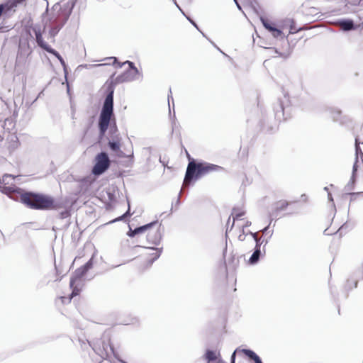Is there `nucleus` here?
I'll list each match as a JSON object with an SVG mask.
<instances>
[{
  "label": "nucleus",
  "mask_w": 363,
  "mask_h": 363,
  "mask_svg": "<svg viewBox=\"0 0 363 363\" xmlns=\"http://www.w3.org/2000/svg\"><path fill=\"white\" fill-rule=\"evenodd\" d=\"M106 60H112L113 66L121 68L124 65H128V68L122 74L118 75L115 79L113 74L109 80L106 82L105 98L103 101L102 108L100 111L98 128L99 139L101 140L106 135L110 122L111 117L113 115V96L116 85L124 82H130L142 78L143 75L135 67L133 62L126 60L124 62H119L116 57H107Z\"/></svg>",
  "instance_id": "obj_1"
},
{
  "label": "nucleus",
  "mask_w": 363,
  "mask_h": 363,
  "mask_svg": "<svg viewBox=\"0 0 363 363\" xmlns=\"http://www.w3.org/2000/svg\"><path fill=\"white\" fill-rule=\"evenodd\" d=\"M76 1L77 0H67L62 5L56 3L50 11L48 9V1H47V7L42 16L44 28H49L50 38H55L67 22L75 6Z\"/></svg>",
  "instance_id": "obj_2"
},
{
  "label": "nucleus",
  "mask_w": 363,
  "mask_h": 363,
  "mask_svg": "<svg viewBox=\"0 0 363 363\" xmlns=\"http://www.w3.org/2000/svg\"><path fill=\"white\" fill-rule=\"evenodd\" d=\"M292 107L288 94L277 99L272 106V113L264 116L260 121L261 128L266 132H272L277 127V123L286 120L291 116Z\"/></svg>",
  "instance_id": "obj_3"
},
{
  "label": "nucleus",
  "mask_w": 363,
  "mask_h": 363,
  "mask_svg": "<svg viewBox=\"0 0 363 363\" xmlns=\"http://www.w3.org/2000/svg\"><path fill=\"white\" fill-rule=\"evenodd\" d=\"M187 155L189 157V163L184 177L185 182L193 184L205 175L213 172H220L224 169L221 166L209 163L201 160H198L191 158L189 153H187Z\"/></svg>",
  "instance_id": "obj_4"
},
{
  "label": "nucleus",
  "mask_w": 363,
  "mask_h": 363,
  "mask_svg": "<svg viewBox=\"0 0 363 363\" xmlns=\"http://www.w3.org/2000/svg\"><path fill=\"white\" fill-rule=\"evenodd\" d=\"M94 257H91L84 265L77 268L72 274L69 280V286L72 289L69 301L72 297L79 294L80 289L78 285L76 284L77 281H80L82 277L88 272L89 269L93 267Z\"/></svg>",
  "instance_id": "obj_5"
},
{
  "label": "nucleus",
  "mask_w": 363,
  "mask_h": 363,
  "mask_svg": "<svg viewBox=\"0 0 363 363\" xmlns=\"http://www.w3.org/2000/svg\"><path fill=\"white\" fill-rule=\"evenodd\" d=\"M34 196V210L48 211L57 210L62 207L60 202H57L55 199L48 194L35 192Z\"/></svg>",
  "instance_id": "obj_6"
},
{
  "label": "nucleus",
  "mask_w": 363,
  "mask_h": 363,
  "mask_svg": "<svg viewBox=\"0 0 363 363\" xmlns=\"http://www.w3.org/2000/svg\"><path fill=\"white\" fill-rule=\"evenodd\" d=\"M110 165L108 154L105 151H101L95 156L91 173L94 176L99 177L106 172L109 169Z\"/></svg>",
  "instance_id": "obj_7"
},
{
  "label": "nucleus",
  "mask_w": 363,
  "mask_h": 363,
  "mask_svg": "<svg viewBox=\"0 0 363 363\" xmlns=\"http://www.w3.org/2000/svg\"><path fill=\"white\" fill-rule=\"evenodd\" d=\"M27 0H6L0 4V10L5 18L11 16L16 11V8Z\"/></svg>",
  "instance_id": "obj_8"
},
{
  "label": "nucleus",
  "mask_w": 363,
  "mask_h": 363,
  "mask_svg": "<svg viewBox=\"0 0 363 363\" xmlns=\"http://www.w3.org/2000/svg\"><path fill=\"white\" fill-rule=\"evenodd\" d=\"M18 192H17V198H13V200L18 201L26 207L34 209V196L35 191H26L23 189H17Z\"/></svg>",
  "instance_id": "obj_9"
},
{
  "label": "nucleus",
  "mask_w": 363,
  "mask_h": 363,
  "mask_svg": "<svg viewBox=\"0 0 363 363\" xmlns=\"http://www.w3.org/2000/svg\"><path fill=\"white\" fill-rule=\"evenodd\" d=\"M260 21L263 27L269 31L274 38L287 40V37L284 35L283 31L280 28H277V26L268 19L262 16L260 17Z\"/></svg>",
  "instance_id": "obj_10"
},
{
  "label": "nucleus",
  "mask_w": 363,
  "mask_h": 363,
  "mask_svg": "<svg viewBox=\"0 0 363 363\" xmlns=\"http://www.w3.org/2000/svg\"><path fill=\"white\" fill-rule=\"evenodd\" d=\"M108 148L116 155L121 158H133V151L132 150L131 154L129 155H126L121 150V138L118 135L113 136L112 140H108Z\"/></svg>",
  "instance_id": "obj_11"
},
{
  "label": "nucleus",
  "mask_w": 363,
  "mask_h": 363,
  "mask_svg": "<svg viewBox=\"0 0 363 363\" xmlns=\"http://www.w3.org/2000/svg\"><path fill=\"white\" fill-rule=\"evenodd\" d=\"M240 352L244 354L247 358L254 361L255 363H263L261 357L252 350L248 348L240 349L237 348L230 356V363H235L236 352Z\"/></svg>",
  "instance_id": "obj_12"
},
{
  "label": "nucleus",
  "mask_w": 363,
  "mask_h": 363,
  "mask_svg": "<svg viewBox=\"0 0 363 363\" xmlns=\"http://www.w3.org/2000/svg\"><path fill=\"white\" fill-rule=\"evenodd\" d=\"M266 253V250L264 246L262 248L255 247L253 249V252L247 262L250 265H255L257 264L259 260L264 257Z\"/></svg>",
  "instance_id": "obj_13"
},
{
  "label": "nucleus",
  "mask_w": 363,
  "mask_h": 363,
  "mask_svg": "<svg viewBox=\"0 0 363 363\" xmlns=\"http://www.w3.org/2000/svg\"><path fill=\"white\" fill-rule=\"evenodd\" d=\"M163 231L164 228H162L161 225H160L159 228L155 232L147 234V240L148 241V242L152 243L155 245H160L162 238Z\"/></svg>",
  "instance_id": "obj_14"
},
{
  "label": "nucleus",
  "mask_w": 363,
  "mask_h": 363,
  "mask_svg": "<svg viewBox=\"0 0 363 363\" xmlns=\"http://www.w3.org/2000/svg\"><path fill=\"white\" fill-rule=\"evenodd\" d=\"M33 31L34 32L35 36V41L38 47L44 50L45 51H47L49 48H51L50 45H49L43 38V35L40 30V28L39 27H34L33 28Z\"/></svg>",
  "instance_id": "obj_15"
},
{
  "label": "nucleus",
  "mask_w": 363,
  "mask_h": 363,
  "mask_svg": "<svg viewBox=\"0 0 363 363\" xmlns=\"http://www.w3.org/2000/svg\"><path fill=\"white\" fill-rule=\"evenodd\" d=\"M337 23L341 26L342 30L345 32L354 30L357 29L354 21L350 18H340L337 21Z\"/></svg>",
  "instance_id": "obj_16"
},
{
  "label": "nucleus",
  "mask_w": 363,
  "mask_h": 363,
  "mask_svg": "<svg viewBox=\"0 0 363 363\" xmlns=\"http://www.w3.org/2000/svg\"><path fill=\"white\" fill-rule=\"evenodd\" d=\"M17 189H21V188L16 186L13 184H11L10 186L7 185H0V191L2 194L7 195L8 196L12 198L13 199V196H17V192L18 191Z\"/></svg>",
  "instance_id": "obj_17"
},
{
  "label": "nucleus",
  "mask_w": 363,
  "mask_h": 363,
  "mask_svg": "<svg viewBox=\"0 0 363 363\" xmlns=\"http://www.w3.org/2000/svg\"><path fill=\"white\" fill-rule=\"evenodd\" d=\"M289 205V202L285 200L279 201V202L276 203L274 212L269 214V217L272 218V216H274L275 218H277L278 216L279 213L280 211L286 210Z\"/></svg>",
  "instance_id": "obj_18"
},
{
  "label": "nucleus",
  "mask_w": 363,
  "mask_h": 363,
  "mask_svg": "<svg viewBox=\"0 0 363 363\" xmlns=\"http://www.w3.org/2000/svg\"><path fill=\"white\" fill-rule=\"evenodd\" d=\"M157 220H155L149 223L138 226L135 228V233H138V234L144 233L147 230L153 228L157 223Z\"/></svg>",
  "instance_id": "obj_19"
},
{
  "label": "nucleus",
  "mask_w": 363,
  "mask_h": 363,
  "mask_svg": "<svg viewBox=\"0 0 363 363\" xmlns=\"http://www.w3.org/2000/svg\"><path fill=\"white\" fill-rule=\"evenodd\" d=\"M203 357L208 363H212L218 359V353L217 354L214 350L208 349L206 350Z\"/></svg>",
  "instance_id": "obj_20"
},
{
  "label": "nucleus",
  "mask_w": 363,
  "mask_h": 363,
  "mask_svg": "<svg viewBox=\"0 0 363 363\" xmlns=\"http://www.w3.org/2000/svg\"><path fill=\"white\" fill-rule=\"evenodd\" d=\"M114 114L111 117L110 122L108 126L107 130L109 128V134L111 135V138H113V136L118 135L117 134L118 128L116 123V119L113 118Z\"/></svg>",
  "instance_id": "obj_21"
},
{
  "label": "nucleus",
  "mask_w": 363,
  "mask_h": 363,
  "mask_svg": "<svg viewBox=\"0 0 363 363\" xmlns=\"http://www.w3.org/2000/svg\"><path fill=\"white\" fill-rule=\"evenodd\" d=\"M147 248L156 251L155 252L150 255L151 257L149 258L147 260V262L149 264H152L153 262L160 257V255L162 252V247H147Z\"/></svg>",
  "instance_id": "obj_22"
},
{
  "label": "nucleus",
  "mask_w": 363,
  "mask_h": 363,
  "mask_svg": "<svg viewBox=\"0 0 363 363\" xmlns=\"http://www.w3.org/2000/svg\"><path fill=\"white\" fill-rule=\"evenodd\" d=\"M356 178H357V176L351 175L350 181L345 186V188H344V191H350L352 189H354V184H355V182H356Z\"/></svg>",
  "instance_id": "obj_23"
},
{
  "label": "nucleus",
  "mask_w": 363,
  "mask_h": 363,
  "mask_svg": "<svg viewBox=\"0 0 363 363\" xmlns=\"http://www.w3.org/2000/svg\"><path fill=\"white\" fill-rule=\"evenodd\" d=\"M46 52L53 55L55 57H57V60L60 61L61 65H64L65 63H66L63 57L61 56V55L52 47L49 48Z\"/></svg>",
  "instance_id": "obj_24"
},
{
  "label": "nucleus",
  "mask_w": 363,
  "mask_h": 363,
  "mask_svg": "<svg viewBox=\"0 0 363 363\" xmlns=\"http://www.w3.org/2000/svg\"><path fill=\"white\" fill-rule=\"evenodd\" d=\"M231 215L233 216V221H235V220H238L240 219L242 216H243L245 215V212L244 211H240L238 213H237V208L236 207H234L233 208V211H232V213ZM234 226V222H233L231 226H230V230H232V228H233Z\"/></svg>",
  "instance_id": "obj_25"
},
{
  "label": "nucleus",
  "mask_w": 363,
  "mask_h": 363,
  "mask_svg": "<svg viewBox=\"0 0 363 363\" xmlns=\"http://www.w3.org/2000/svg\"><path fill=\"white\" fill-rule=\"evenodd\" d=\"M341 113H342V111L339 109H336V108L331 109L330 111V117L333 119V121L335 122H338L340 118Z\"/></svg>",
  "instance_id": "obj_26"
},
{
  "label": "nucleus",
  "mask_w": 363,
  "mask_h": 363,
  "mask_svg": "<svg viewBox=\"0 0 363 363\" xmlns=\"http://www.w3.org/2000/svg\"><path fill=\"white\" fill-rule=\"evenodd\" d=\"M357 284H358L357 280L348 279L347 280L345 287L346 290L349 291V290H352L354 288H357Z\"/></svg>",
  "instance_id": "obj_27"
},
{
  "label": "nucleus",
  "mask_w": 363,
  "mask_h": 363,
  "mask_svg": "<svg viewBox=\"0 0 363 363\" xmlns=\"http://www.w3.org/2000/svg\"><path fill=\"white\" fill-rule=\"evenodd\" d=\"M286 23L289 24V33L291 34L296 33L297 31L295 27V21L294 19L288 18Z\"/></svg>",
  "instance_id": "obj_28"
},
{
  "label": "nucleus",
  "mask_w": 363,
  "mask_h": 363,
  "mask_svg": "<svg viewBox=\"0 0 363 363\" xmlns=\"http://www.w3.org/2000/svg\"><path fill=\"white\" fill-rule=\"evenodd\" d=\"M70 216H71V210L69 208H66V209L62 211L59 213V217L60 219L67 218L70 217Z\"/></svg>",
  "instance_id": "obj_29"
},
{
  "label": "nucleus",
  "mask_w": 363,
  "mask_h": 363,
  "mask_svg": "<svg viewBox=\"0 0 363 363\" xmlns=\"http://www.w3.org/2000/svg\"><path fill=\"white\" fill-rule=\"evenodd\" d=\"M363 194V192H350V191H345L346 195L350 196V202L354 201L357 196Z\"/></svg>",
  "instance_id": "obj_30"
},
{
  "label": "nucleus",
  "mask_w": 363,
  "mask_h": 363,
  "mask_svg": "<svg viewBox=\"0 0 363 363\" xmlns=\"http://www.w3.org/2000/svg\"><path fill=\"white\" fill-rule=\"evenodd\" d=\"M255 247L262 248V245H264V238L263 237L257 238V239H255Z\"/></svg>",
  "instance_id": "obj_31"
},
{
  "label": "nucleus",
  "mask_w": 363,
  "mask_h": 363,
  "mask_svg": "<svg viewBox=\"0 0 363 363\" xmlns=\"http://www.w3.org/2000/svg\"><path fill=\"white\" fill-rule=\"evenodd\" d=\"M357 162H358V160H355L354 163L352 167V175L357 176V168H358Z\"/></svg>",
  "instance_id": "obj_32"
},
{
  "label": "nucleus",
  "mask_w": 363,
  "mask_h": 363,
  "mask_svg": "<svg viewBox=\"0 0 363 363\" xmlns=\"http://www.w3.org/2000/svg\"><path fill=\"white\" fill-rule=\"evenodd\" d=\"M185 17L192 26H194L198 30H199V28L197 23L192 18H191L189 16H185Z\"/></svg>",
  "instance_id": "obj_33"
},
{
  "label": "nucleus",
  "mask_w": 363,
  "mask_h": 363,
  "mask_svg": "<svg viewBox=\"0 0 363 363\" xmlns=\"http://www.w3.org/2000/svg\"><path fill=\"white\" fill-rule=\"evenodd\" d=\"M136 235H138V233H135V228L133 230L131 229L130 228H129V230L128 231L127 233V235L130 238H133L135 237Z\"/></svg>",
  "instance_id": "obj_34"
},
{
  "label": "nucleus",
  "mask_w": 363,
  "mask_h": 363,
  "mask_svg": "<svg viewBox=\"0 0 363 363\" xmlns=\"http://www.w3.org/2000/svg\"><path fill=\"white\" fill-rule=\"evenodd\" d=\"M273 220V218H270V220H269V223L268 224V225H267L266 227H264L261 231L263 234H267L268 233V230L269 229V227H270V225L272 223Z\"/></svg>",
  "instance_id": "obj_35"
},
{
  "label": "nucleus",
  "mask_w": 363,
  "mask_h": 363,
  "mask_svg": "<svg viewBox=\"0 0 363 363\" xmlns=\"http://www.w3.org/2000/svg\"><path fill=\"white\" fill-rule=\"evenodd\" d=\"M62 67H63V71H64V74H65V82H67V76H68V67H67V65L66 63H65L64 65H62Z\"/></svg>",
  "instance_id": "obj_36"
},
{
  "label": "nucleus",
  "mask_w": 363,
  "mask_h": 363,
  "mask_svg": "<svg viewBox=\"0 0 363 363\" xmlns=\"http://www.w3.org/2000/svg\"><path fill=\"white\" fill-rule=\"evenodd\" d=\"M128 220L127 218L125 217V215L123 214L122 216L116 218V219H114L111 223H114V222H116V221H121V220Z\"/></svg>",
  "instance_id": "obj_37"
},
{
  "label": "nucleus",
  "mask_w": 363,
  "mask_h": 363,
  "mask_svg": "<svg viewBox=\"0 0 363 363\" xmlns=\"http://www.w3.org/2000/svg\"><path fill=\"white\" fill-rule=\"evenodd\" d=\"M108 197L110 201H114L116 200V196L113 193H111L109 191L107 192Z\"/></svg>",
  "instance_id": "obj_38"
},
{
  "label": "nucleus",
  "mask_w": 363,
  "mask_h": 363,
  "mask_svg": "<svg viewBox=\"0 0 363 363\" xmlns=\"http://www.w3.org/2000/svg\"><path fill=\"white\" fill-rule=\"evenodd\" d=\"M273 232H274L273 230H271L270 232H269V236L268 238H264V247L268 244L269 238H271L272 235H273Z\"/></svg>",
  "instance_id": "obj_39"
},
{
  "label": "nucleus",
  "mask_w": 363,
  "mask_h": 363,
  "mask_svg": "<svg viewBox=\"0 0 363 363\" xmlns=\"http://www.w3.org/2000/svg\"><path fill=\"white\" fill-rule=\"evenodd\" d=\"M130 203H129V201L128 200V210L125 213H124L123 214L125 215V217L127 218V219L130 216Z\"/></svg>",
  "instance_id": "obj_40"
},
{
  "label": "nucleus",
  "mask_w": 363,
  "mask_h": 363,
  "mask_svg": "<svg viewBox=\"0 0 363 363\" xmlns=\"http://www.w3.org/2000/svg\"><path fill=\"white\" fill-rule=\"evenodd\" d=\"M279 56L284 59H286L289 57V54H286L284 52H279Z\"/></svg>",
  "instance_id": "obj_41"
},
{
  "label": "nucleus",
  "mask_w": 363,
  "mask_h": 363,
  "mask_svg": "<svg viewBox=\"0 0 363 363\" xmlns=\"http://www.w3.org/2000/svg\"><path fill=\"white\" fill-rule=\"evenodd\" d=\"M328 199L329 201L332 202L333 205L335 206L334 201H333V198L332 194H331L330 192H328Z\"/></svg>",
  "instance_id": "obj_42"
},
{
  "label": "nucleus",
  "mask_w": 363,
  "mask_h": 363,
  "mask_svg": "<svg viewBox=\"0 0 363 363\" xmlns=\"http://www.w3.org/2000/svg\"><path fill=\"white\" fill-rule=\"evenodd\" d=\"M234 3L235 4L237 8L240 10V11H242V7L240 6V4H239L238 1V0H233Z\"/></svg>",
  "instance_id": "obj_43"
},
{
  "label": "nucleus",
  "mask_w": 363,
  "mask_h": 363,
  "mask_svg": "<svg viewBox=\"0 0 363 363\" xmlns=\"http://www.w3.org/2000/svg\"><path fill=\"white\" fill-rule=\"evenodd\" d=\"M245 238H246L245 235H242V234L240 233V234L239 235V236H238V240H239L240 241H244V240H245Z\"/></svg>",
  "instance_id": "obj_44"
},
{
  "label": "nucleus",
  "mask_w": 363,
  "mask_h": 363,
  "mask_svg": "<svg viewBox=\"0 0 363 363\" xmlns=\"http://www.w3.org/2000/svg\"><path fill=\"white\" fill-rule=\"evenodd\" d=\"M169 93H170V94H168V104H169L170 99H172L173 101L171 89H169Z\"/></svg>",
  "instance_id": "obj_45"
},
{
  "label": "nucleus",
  "mask_w": 363,
  "mask_h": 363,
  "mask_svg": "<svg viewBox=\"0 0 363 363\" xmlns=\"http://www.w3.org/2000/svg\"><path fill=\"white\" fill-rule=\"evenodd\" d=\"M250 235L251 237L252 238L253 240L255 241V239L257 238V233H250Z\"/></svg>",
  "instance_id": "obj_46"
},
{
  "label": "nucleus",
  "mask_w": 363,
  "mask_h": 363,
  "mask_svg": "<svg viewBox=\"0 0 363 363\" xmlns=\"http://www.w3.org/2000/svg\"><path fill=\"white\" fill-rule=\"evenodd\" d=\"M66 84H67V92L69 95H70V86H69V84L67 82H66Z\"/></svg>",
  "instance_id": "obj_47"
},
{
  "label": "nucleus",
  "mask_w": 363,
  "mask_h": 363,
  "mask_svg": "<svg viewBox=\"0 0 363 363\" xmlns=\"http://www.w3.org/2000/svg\"><path fill=\"white\" fill-rule=\"evenodd\" d=\"M251 224H252V223H251L250 221H248V220H247V221H246L245 224L242 227L245 228H247V227L250 226V225H251Z\"/></svg>",
  "instance_id": "obj_48"
},
{
  "label": "nucleus",
  "mask_w": 363,
  "mask_h": 363,
  "mask_svg": "<svg viewBox=\"0 0 363 363\" xmlns=\"http://www.w3.org/2000/svg\"><path fill=\"white\" fill-rule=\"evenodd\" d=\"M301 197L302 198V199L303 201H306L307 199V196L306 194H302Z\"/></svg>",
  "instance_id": "obj_49"
},
{
  "label": "nucleus",
  "mask_w": 363,
  "mask_h": 363,
  "mask_svg": "<svg viewBox=\"0 0 363 363\" xmlns=\"http://www.w3.org/2000/svg\"><path fill=\"white\" fill-rule=\"evenodd\" d=\"M109 65H111V64L110 63H104V64H98L96 66L100 67V66Z\"/></svg>",
  "instance_id": "obj_50"
},
{
  "label": "nucleus",
  "mask_w": 363,
  "mask_h": 363,
  "mask_svg": "<svg viewBox=\"0 0 363 363\" xmlns=\"http://www.w3.org/2000/svg\"><path fill=\"white\" fill-rule=\"evenodd\" d=\"M241 234H242V235H246V232H245V228H243V227L242 228Z\"/></svg>",
  "instance_id": "obj_51"
},
{
  "label": "nucleus",
  "mask_w": 363,
  "mask_h": 363,
  "mask_svg": "<svg viewBox=\"0 0 363 363\" xmlns=\"http://www.w3.org/2000/svg\"><path fill=\"white\" fill-rule=\"evenodd\" d=\"M174 1V4H175V6L178 8V9H180V6H179V4L177 3L176 0H173Z\"/></svg>",
  "instance_id": "obj_52"
},
{
  "label": "nucleus",
  "mask_w": 363,
  "mask_h": 363,
  "mask_svg": "<svg viewBox=\"0 0 363 363\" xmlns=\"http://www.w3.org/2000/svg\"><path fill=\"white\" fill-rule=\"evenodd\" d=\"M347 225V223H345L340 228V230H342Z\"/></svg>",
  "instance_id": "obj_53"
},
{
  "label": "nucleus",
  "mask_w": 363,
  "mask_h": 363,
  "mask_svg": "<svg viewBox=\"0 0 363 363\" xmlns=\"http://www.w3.org/2000/svg\"><path fill=\"white\" fill-rule=\"evenodd\" d=\"M199 31L202 34V35H203L204 38H207V39H208L207 36H206V35H205V34H204V33H203L200 29H199Z\"/></svg>",
  "instance_id": "obj_54"
},
{
  "label": "nucleus",
  "mask_w": 363,
  "mask_h": 363,
  "mask_svg": "<svg viewBox=\"0 0 363 363\" xmlns=\"http://www.w3.org/2000/svg\"><path fill=\"white\" fill-rule=\"evenodd\" d=\"M323 189H324V191H326L328 193L329 192V189H328V186H325Z\"/></svg>",
  "instance_id": "obj_55"
},
{
  "label": "nucleus",
  "mask_w": 363,
  "mask_h": 363,
  "mask_svg": "<svg viewBox=\"0 0 363 363\" xmlns=\"http://www.w3.org/2000/svg\"><path fill=\"white\" fill-rule=\"evenodd\" d=\"M179 10L181 11V13H182L184 16H186V15L185 14V13L184 12V11H183L181 8H180V9H179Z\"/></svg>",
  "instance_id": "obj_56"
},
{
  "label": "nucleus",
  "mask_w": 363,
  "mask_h": 363,
  "mask_svg": "<svg viewBox=\"0 0 363 363\" xmlns=\"http://www.w3.org/2000/svg\"><path fill=\"white\" fill-rule=\"evenodd\" d=\"M179 10L181 11V13H182L184 16H186V15L185 14V13L184 12V11H183L181 8H180V9H179Z\"/></svg>",
  "instance_id": "obj_57"
},
{
  "label": "nucleus",
  "mask_w": 363,
  "mask_h": 363,
  "mask_svg": "<svg viewBox=\"0 0 363 363\" xmlns=\"http://www.w3.org/2000/svg\"><path fill=\"white\" fill-rule=\"evenodd\" d=\"M217 49L218 50V51H220V52H222L224 55L225 56H228L226 54H225L224 52H223V51L218 47Z\"/></svg>",
  "instance_id": "obj_58"
},
{
  "label": "nucleus",
  "mask_w": 363,
  "mask_h": 363,
  "mask_svg": "<svg viewBox=\"0 0 363 363\" xmlns=\"http://www.w3.org/2000/svg\"><path fill=\"white\" fill-rule=\"evenodd\" d=\"M209 41L211 42V43H212V44H213V45L215 48H218V46H217V45H216L213 42L211 41L210 40H209Z\"/></svg>",
  "instance_id": "obj_59"
},
{
  "label": "nucleus",
  "mask_w": 363,
  "mask_h": 363,
  "mask_svg": "<svg viewBox=\"0 0 363 363\" xmlns=\"http://www.w3.org/2000/svg\"><path fill=\"white\" fill-rule=\"evenodd\" d=\"M209 41L211 42V43H212V44H213V45L215 48H218V46H217V45H216L213 42L211 41L210 40H209Z\"/></svg>",
  "instance_id": "obj_60"
},
{
  "label": "nucleus",
  "mask_w": 363,
  "mask_h": 363,
  "mask_svg": "<svg viewBox=\"0 0 363 363\" xmlns=\"http://www.w3.org/2000/svg\"><path fill=\"white\" fill-rule=\"evenodd\" d=\"M179 198L177 199V201H176V205H179Z\"/></svg>",
  "instance_id": "obj_61"
},
{
  "label": "nucleus",
  "mask_w": 363,
  "mask_h": 363,
  "mask_svg": "<svg viewBox=\"0 0 363 363\" xmlns=\"http://www.w3.org/2000/svg\"><path fill=\"white\" fill-rule=\"evenodd\" d=\"M250 233H252V231H250V230H248L247 232H246V236H247V235H250Z\"/></svg>",
  "instance_id": "obj_62"
},
{
  "label": "nucleus",
  "mask_w": 363,
  "mask_h": 363,
  "mask_svg": "<svg viewBox=\"0 0 363 363\" xmlns=\"http://www.w3.org/2000/svg\"><path fill=\"white\" fill-rule=\"evenodd\" d=\"M274 51H275V53L278 54L279 55V52H280L277 49H274Z\"/></svg>",
  "instance_id": "obj_63"
},
{
  "label": "nucleus",
  "mask_w": 363,
  "mask_h": 363,
  "mask_svg": "<svg viewBox=\"0 0 363 363\" xmlns=\"http://www.w3.org/2000/svg\"><path fill=\"white\" fill-rule=\"evenodd\" d=\"M361 269H362V272H363V262L361 264V267H360Z\"/></svg>",
  "instance_id": "obj_64"
}]
</instances>
